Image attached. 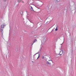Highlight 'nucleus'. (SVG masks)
Masks as SVG:
<instances>
[{
	"label": "nucleus",
	"mask_w": 76,
	"mask_h": 76,
	"mask_svg": "<svg viewBox=\"0 0 76 76\" xmlns=\"http://www.w3.org/2000/svg\"><path fill=\"white\" fill-rule=\"evenodd\" d=\"M39 54H39V56H38L37 58V60L39 58V56H40Z\"/></svg>",
	"instance_id": "10"
},
{
	"label": "nucleus",
	"mask_w": 76,
	"mask_h": 76,
	"mask_svg": "<svg viewBox=\"0 0 76 76\" xmlns=\"http://www.w3.org/2000/svg\"><path fill=\"white\" fill-rule=\"evenodd\" d=\"M59 54H60V56H61V55H63L64 54V52L63 51V50H61Z\"/></svg>",
	"instance_id": "3"
},
{
	"label": "nucleus",
	"mask_w": 76,
	"mask_h": 76,
	"mask_svg": "<svg viewBox=\"0 0 76 76\" xmlns=\"http://www.w3.org/2000/svg\"><path fill=\"white\" fill-rule=\"evenodd\" d=\"M2 34L3 35V32H2Z\"/></svg>",
	"instance_id": "24"
},
{
	"label": "nucleus",
	"mask_w": 76,
	"mask_h": 76,
	"mask_svg": "<svg viewBox=\"0 0 76 76\" xmlns=\"http://www.w3.org/2000/svg\"><path fill=\"white\" fill-rule=\"evenodd\" d=\"M18 2H21L22 0H18Z\"/></svg>",
	"instance_id": "9"
},
{
	"label": "nucleus",
	"mask_w": 76,
	"mask_h": 76,
	"mask_svg": "<svg viewBox=\"0 0 76 76\" xmlns=\"http://www.w3.org/2000/svg\"><path fill=\"white\" fill-rule=\"evenodd\" d=\"M29 15L27 14V17H26L27 18H28V17H29Z\"/></svg>",
	"instance_id": "11"
},
{
	"label": "nucleus",
	"mask_w": 76,
	"mask_h": 76,
	"mask_svg": "<svg viewBox=\"0 0 76 76\" xmlns=\"http://www.w3.org/2000/svg\"><path fill=\"white\" fill-rule=\"evenodd\" d=\"M53 31H54V29H53L52 31V32H53Z\"/></svg>",
	"instance_id": "19"
},
{
	"label": "nucleus",
	"mask_w": 76,
	"mask_h": 76,
	"mask_svg": "<svg viewBox=\"0 0 76 76\" xmlns=\"http://www.w3.org/2000/svg\"><path fill=\"white\" fill-rule=\"evenodd\" d=\"M58 2H59L60 1V0H56Z\"/></svg>",
	"instance_id": "15"
},
{
	"label": "nucleus",
	"mask_w": 76,
	"mask_h": 76,
	"mask_svg": "<svg viewBox=\"0 0 76 76\" xmlns=\"http://www.w3.org/2000/svg\"><path fill=\"white\" fill-rule=\"evenodd\" d=\"M6 24L4 23L1 25V28H0V31L1 32H2L3 29H4V28L6 26Z\"/></svg>",
	"instance_id": "1"
},
{
	"label": "nucleus",
	"mask_w": 76,
	"mask_h": 76,
	"mask_svg": "<svg viewBox=\"0 0 76 76\" xmlns=\"http://www.w3.org/2000/svg\"><path fill=\"white\" fill-rule=\"evenodd\" d=\"M22 3H24V2L23 1L21 0V2Z\"/></svg>",
	"instance_id": "17"
},
{
	"label": "nucleus",
	"mask_w": 76,
	"mask_h": 76,
	"mask_svg": "<svg viewBox=\"0 0 76 76\" xmlns=\"http://www.w3.org/2000/svg\"><path fill=\"white\" fill-rule=\"evenodd\" d=\"M28 20H29L30 21V20H29L28 19Z\"/></svg>",
	"instance_id": "26"
},
{
	"label": "nucleus",
	"mask_w": 76,
	"mask_h": 76,
	"mask_svg": "<svg viewBox=\"0 0 76 76\" xmlns=\"http://www.w3.org/2000/svg\"><path fill=\"white\" fill-rule=\"evenodd\" d=\"M56 28H58V26H57L56 27Z\"/></svg>",
	"instance_id": "18"
},
{
	"label": "nucleus",
	"mask_w": 76,
	"mask_h": 76,
	"mask_svg": "<svg viewBox=\"0 0 76 76\" xmlns=\"http://www.w3.org/2000/svg\"><path fill=\"white\" fill-rule=\"evenodd\" d=\"M36 41H37V40L36 39H35L33 41V43H34V42H36Z\"/></svg>",
	"instance_id": "8"
},
{
	"label": "nucleus",
	"mask_w": 76,
	"mask_h": 76,
	"mask_svg": "<svg viewBox=\"0 0 76 76\" xmlns=\"http://www.w3.org/2000/svg\"><path fill=\"white\" fill-rule=\"evenodd\" d=\"M7 48H9L11 47V45H10V43H8V44H7Z\"/></svg>",
	"instance_id": "6"
},
{
	"label": "nucleus",
	"mask_w": 76,
	"mask_h": 76,
	"mask_svg": "<svg viewBox=\"0 0 76 76\" xmlns=\"http://www.w3.org/2000/svg\"><path fill=\"white\" fill-rule=\"evenodd\" d=\"M49 61H46V64H48V65H51V63H53V61L51 60H48Z\"/></svg>",
	"instance_id": "2"
},
{
	"label": "nucleus",
	"mask_w": 76,
	"mask_h": 76,
	"mask_svg": "<svg viewBox=\"0 0 76 76\" xmlns=\"http://www.w3.org/2000/svg\"><path fill=\"white\" fill-rule=\"evenodd\" d=\"M48 22H48L46 23H47Z\"/></svg>",
	"instance_id": "22"
},
{
	"label": "nucleus",
	"mask_w": 76,
	"mask_h": 76,
	"mask_svg": "<svg viewBox=\"0 0 76 76\" xmlns=\"http://www.w3.org/2000/svg\"><path fill=\"white\" fill-rule=\"evenodd\" d=\"M25 32H26V31H25Z\"/></svg>",
	"instance_id": "27"
},
{
	"label": "nucleus",
	"mask_w": 76,
	"mask_h": 76,
	"mask_svg": "<svg viewBox=\"0 0 76 76\" xmlns=\"http://www.w3.org/2000/svg\"><path fill=\"white\" fill-rule=\"evenodd\" d=\"M63 42L61 44V45H62V44H63Z\"/></svg>",
	"instance_id": "21"
},
{
	"label": "nucleus",
	"mask_w": 76,
	"mask_h": 76,
	"mask_svg": "<svg viewBox=\"0 0 76 76\" xmlns=\"http://www.w3.org/2000/svg\"><path fill=\"white\" fill-rule=\"evenodd\" d=\"M29 7H30L31 10V11H34V9H33V7H32V6H29Z\"/></svg>",
	"instance_id": "7"
},
{
	"label": "nucleus",
	"mask_w": 76,
	"mask_h": 76,
	"mask_svg": "<svg viewBox=\"0 0 76 76\" xmlns=\"http://www.w3.org/2000/svg\"><path fill=\"white\" fill-rule=\"evenodd\" d=\"M43 39L44 38H43V37H42V39H41V40L42 41V40H43Z\"/></svg>",
	"instance_id": "16"
},
{
	"label": "nucleus",
	"mask_w": 76,
	"mask_h": 76,
	"mask_svg": "<svg viewBox=\"0 0 76 76\" xmlns=\"http://www.w3.org/2000/svg\"><path fill=\"white\" fill-rule=\"evenodd\" d=\"M20 14L22 16L23 15V12H22V13H21V12H20Z\"/></svg>",
	"instance_id": "14"
},
{
	"label": "nucleus",
	"mask_w": 76,
	"mask_h": 76,
	"mask_svg": "<svg viewBox=\"0 0 76 76\" xmlns=\"http://www.w3.org/2000/svg\"><path fill=\"white\" fill-rule=\"evenodd\" d=\"M32 45H33V44H34V42H33V43H32Z\"/></svg>",
	"instance_id": "20"
},
{
	"label": "nucleus",
	"mask_w": 76,
	"mask_h": 76,
	"mask_svg": "<svg viewBox=\"0 0 76 76\" xmlns=\"http://www.w3.org/2000/svg\"><path fill=\"white\" fill-rule=\"evenodd\" d=\"M70 44L71 45H73V39L72 38L71 39Z\"/></svg>",
	"instance_id": "4"
},
{
	"label": "nucleus",
	"mask_w": 76,
	"mask_h": 76,
	"mask_svg": "<svg viewBox=\"0 0 76 76\" xmlns=\"http://www.w3.org/2000/svg\"><path fill=\"white\" fill-rule=\"evenodd\" d=\"M42 47H41L40 49L39 50V51L38 52V53H37L36 54H35L34 56H33V57H34V56H35V55H36V54H39V53H40V52H41V50H42Z\"/></svg>",
	"instance_id": "5"
},
{
	"label": "nucleus",
	"mask_w": 76,
	"mask_h": 76,
	"mask_svg": "<svg viewBox=\"0 0 76 76\" xmlns=\"http://www.w3.org/2000/svg\"><path fill=\"white\" fill-rule=\"evenodd\" d=\"M55 31H57V30H58V28H56V29H55Z\"/></svg>",
	"instance_id": "12"
},
{
	"label": "nucleus",
	"mask_w": 76,
	"mask_h": 76,
	"mask_svg": "<svg viewBox=\"0 0 76 76\" xmlns=\"http://www.w3.org/2000/svg\"><path fill=\"white\" fill-rule=\"evenodd\" d=\"M47 8H48V7H47Z\"/></svg>",
	"instance_id": "28"
},
{
	"label": "nucleus",
	"mask_w": 76,
	"mask_h": 76,
	"mask_svg": "<svg viewBox=\"0 0 76 76\" xmlns=\"http://www.w3.org/2000/svg\"><path fill=\"white\" fill-rule=\"evenodd\" d=\"M42 59H44V56H42Z\"/></svg>",
	"instance_id": "13"
},
{
	"label": "nucleus",
	"mask_w": 76,
	"mask_h": 76,
	"mask_svg": "<svg viewBox=\"0 0 76 76\" xmlns=\"http://www.w3.org/2000/svg\"><path fill=\"white\" fill-rule=\"evenodd\" d=\"M32 63H33V62H33V61H32Z\"/></svg>",
	"instance_id": "25"
},
{
	"label": "nucleus",
	"mask_w": 76,
	"mask_h": 76,
	"mask_svg": "<svg viewBox=\"0 0 76 76\" xmlns=\"http://www.w3.org/2000/svg\"><path fill=\"white\" fill-rule=\"evenodd\" d=\"M8 57H10V56H8Z\"/></svg>",
	"instance_id": "23"
}]
</instances>
